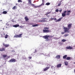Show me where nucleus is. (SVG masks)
<instances>
[{
	"label": "nucleus",
	"instance_id": "a211bd4d",
	"mask_svg": "<svg viewBox=\"0 0 75 75\" xmlns=\"http://www.w3.org/2000/svg\"><path fill=\"white\" fill-rule=\"evenodd\" d=\"M61 19H62V18H61L59 19H58L57 20H56L55 21L56 22H59V21H61Z\"/></svg>",
	"mask_w": 75,
	"mask_h": 75
},
{
	"label": "nucleus",
	"instance_id": "7c9ffc66",
	"mask_svg": "<svg viewBox=\"0 0 75 75\" xmlns=\"http://www.w3.org/2000/svg\"><path fill=\"white\" fill-rule=\"evenodd\" d=\"M51 13V12H47L45 14L46 16H48V14H50Z\"/></svg>",
	"mask_w": 75,
	"mask_h": 75
},
{
	"label": "nucleus",
	"instance_id": "412c9836",
	"mask_svg": "<svg viewBox=\"0 0 75 75\" xmlns=\"http://www.w3.org/2000/svg\"><path fill=\"white\" fill-rule=\"evenodd\" d=\"M64 64L65 65H68V62L66 61L64 62Z\"/></svg>",
	"mask_w": 75,
	"mask_h": 75
},
{
	"label": "nucleus",
	"instance_id": "2eb2a0df",
	"mask_svg": "<svg viewBox=\"0 0 75 75\" xmlns=\"http://www.w3.org/2000/svg\"><path fill=\"white\" fill-rule=\"evenodd\" d=\"M39 22H40L41 23H45V22H47V21L45 20H42L39 21Z\"/></svg>",
	"mask_w": 75,
	"mask_h": 75
},
{
	"label": "nucleus",
	"instance_id": "bb28decb",
	"mask_svg": "<svg viewBox=\"0 0 75 75\" xmlns=\"http://www.w3.org/2000/svg\"><path fill=\"white\" fill-rule=\"evenodd\" d=\"M3 58H6L7 57V55H6V54H4L2 55Z\"/></svg>",
	"mask_w": 75,
	"mask_h": 75
},
{
	"label": "nucleus",
	"instance_id": "0eeeda50",
	"mask_svg": "<svg viewBox=\"0 0 75 75\" xmlns=\"http://www.w3.org/2000/svg\"><path fill=\"white\" fill-rule=\"evenodd\" d=\"M0 35L1 37V38H3L4 37V36L5 35V34L3 32Z\"/></svg>",
	"mask_w": 75,
	"mask_h": 75
},
{
	"label": "nucleus",
	"instance_id": "79ce46f5",
	"mask_svg": "<svg viewBox=\"0 0 75 75\" xmlns=\"http://www.w3.org/2000/svg\"><path fill=\"white\" fill-rule=\"evenodd\" d=\"M70 12H71L70 11H68L67 12V13H70Z\"/></svg>",
	"mask_w": 75,
	"mask_h": 75
},
{
	"label": "nucleus",
	"instance_id": "58836bf2",
	"mask_svg": "<svg viewBox=\"0 0 75 75\" xmlns=\"http://www.w3.org/2000/svg\"><path fill=\"white\" fill-rule=\"evenodd\" d=\"M53 20L54 21H56L57 20V18H54Z\"/></svg>",
	"mask_w": 75,
	"mask_h": 75
},
{
	"label": "nucleus",
	"instance_id": "f8f14e48",
	"mask_svg": "<svg viewBox=\"0 0 75 75\" xmlns=\"http://www.w3.org/2000/svg\"><path fill=\"white\" fill-rule=\"evenodd\" d=\"M0 51L2 52L3 51H5V48H0Z\"/></svg>",
	"mask_w": 75,
	"mask_h": 75
},
{
	"label": "nucleus",
	"instance_id": "de8ad7c7",
	"mask_svg": "<svg viewBox=\"0 0 75 75\" xmlns=\"http://www.w3.org/2000/svg\"><path fill=\"white\" fill-rule=\"evenodd\" d=\"M19 27H20V28H22V26H19Z\"/></svg>",
	"mask_w": 75,
	"mask_h": 75
},
{
	"label": "nucleus",
	"instance_id": "5701e85b",
	"mask_svg": "<svg viewBox=\"0 0 75 75\" xmlns=\"http://www.w3.org/2000/svg\"><path fill=\"white\" fill-rule=\"evenodd\" d=\"M67 55H66L63 56V59H66V58H67Z\"/></svg>",
	"mask_w": 75,
	"mask_h": 75
},
{
	"label": "nucleus",
	"instance_id": "a878e982",
	"mask_svg": "<svg viewBox=\"0 0 75 75\" xmlns=\"http://www.w3.org/2000/svg\"><path fill=\"white\" fill-rule=\"evenodd\" d=\"M67 60H70L71 59V57H68L66 58Z\"/></svg>",
	"mask_w": 75,
	"mask_h": 75
},
{
	"label": "nucleus",
	"instance_id": "6e6552de",
	"mask_svg": "<svg viewBox=\"0 0 75 75\" xmlns=\"http://www.w3.org/2000/svg\"><path fill=\"white\" fill-rule=\"evenodd\" d=\"M3 45L4 47H8L9 46V45L8 44H5V43H3Z\"/></svg>",
	"mask_w": 75,
	"mask_h": 75
},
{
	"label": "nucleus",
	"instance_id": "5fc2aeb1",
	"mask_svg": "<svg viewBox=\"0 0 75 75\" xmlns=\"http://www.w3.org/2000/svg\"><path fill=\"white\" fill-rule=\"evenodd\" d=\"M74 64H75V62H74Z\"/></svg>",
	"mask_w": 75,
	"mask_h": 75
},
{
	"label": "nucleus",
	"instance_id": "864d4df0",
	"mask_svg": "<svg viewBox=\"0 0 75 75\" xmlns=\"http://www.w3.org/2000/svg\"><path fill=\"white\" fill-rule=\"evenodd\" d=\"M3 30H4V28H3Z\"/></svg>",
	"mask_w": 75,
	"mask_h": 75
},
{
	"label": "nucleus",
	"instance_id": "f03ea898",
	"mask_svg": "<svg viewBox=\"0 0 75 75\" xmlns=\"http://www.w3.org/2000/svg\"><path fill=\"white\" fill-rule=\"evenodd\" d=\"M43 28L44 29L43 30V33H48L51 32V30H49L50 29L49 27H45Z\"/></svg>",
	"mask_w": 75,
	"mask_h": 75
},
{
	"label": "nucleus",
	"instance_id": "b1692460",
	"mask_svg": "<svg viewBox=\"0 0 75 75\" xmlns=\"http://www.w3.org/2000/svg\"><path fill=\"white\" fill-rule=\"evenodd\" d=\"M4 37L5 38H7L8 37V35L6 34L5 35H4Z\"/></svg>",
	"mask_w": 75,
	"mask_h": 75
},
{
	"label": "nucleus",
	"instance_id": "f257e3e1",
	"mask_svg": "<svg viewBox=\"0 0 75 75\" xmlns=\"http://www.w3.org/2000/svg\"><path fill=\"white\" fill-rule=\"evenodd\" d=\"M72 25V23H70L67 25V27L68 28H66L65 27L64 28V31L65 33H69V30L71 28Z\"/></svg>",
	"mask_w": 75,
	"mask_h": 75
},
{
	"label": "nucleus",
	"instance_id": "603ef678",
	"mask_svg": "<svg viewBox=\"0 0 75 75\" xmlns=\"http://www.w3.org/2000/svg\"><path fill=\"white\" fill-rule=\"evenodd\" d=\"M3 14V13H2L1 14L0 13V15H1V14Z\"/></svg>",
	"mask_w": 75,
	"mask_h": 75
},
{
	"label": "nucleus",
	"instance_id": "c9c22d12",
	"mask_svg": "<svg viewBox=\"0 0 75 75\" xmlns=\"http://www.w3.org/2000/svg\"><path fill=\"white\" fill-rule=\"evenodd\" d=\"M58 11H59L58 9H56L55 10L56 12H58Z\"/></svg>",
	"mask_w": 75,
	"mask_h": 75
},
{
	"label": "nucleus",
	"instance_id": "37998d69",
	"mask_svg": "<svg viewBox=\"0 0 75 75\" xmlns=\"http://www.w3.org/2000/svg\"><path fill=\"white\" fill-rule=\"evenodd\" d=\"M50 19L51 20V21H52L53 20H54V18H51Z\"/></svg>",
	"mask_w": 75,
	"mask_h": 75
},
{
	"label": "nucleus",
	"instance_id": "473e14b6",
	"mask_svg": "<svg viewBox=\"0 0 75 75\" xmlns=\"http://www.w3.org/2000/svg\"><path fill=\"white\" fill-rule=\"evenodd\" d=\"M18 2H20L21 3H22V2H23V1H22L21 0H18Z\"/></svg>",
	"mask_w": 75,
	"mask_h": 75
},
{
	"label": "nucleus",
	"instance_id": "c756f323",
	"mask_svg": "<svg viewBox=\"0 0 75 75\" xmlns=\"http://www.w3.org/2000/svg\"><path fill=\"white\" fill-rule=\"evenodd\" d=\"M50 4V3L49 2L47 3L46 4H45V5H46V6H49Z\"/></svg>",
	"mask_w": 75,
	"mask_h": 75
},
{
	"label": "nucleus",
	"instance_id": "6e6d98bb",
	"mask_svg": "<svg viewBox=\"0 0 75 75\" xmlns=\"http://www.w3.org/2000/svg\"><path fill=\"white\" fill-rule=\"evenodd\" d=\"M6 28H7V27H6Z\"/></svg>",
	"mask_w": 75,
	"mask_h": 75
},
{
	"label": "nucleus",
	"instance_id": "9b49d317",
	"mask_svg": "<svg viewBox=\"0 0 75 75\" xmlns=\"http://www.w3.org/2000/svg\"><path fill=\"white\" fill-rule=\"evenodd\" d=\"M55 58H57V59H60V58H61V55H57L55 57Z\"/></svg>",
	"mask_w": 75,
	"mask_h": 75
},
{
	"label": "nucleus",
	"instance_id": "c85d7f7f",
	"mask_svg": "<svg viewBox=\"0 0 75 75\" xmlns=\"http://www.w3.org/2000/svg\"><path fill=\"white\" fill-rule=\"evenodd\" d=\"M62 42H65V41H67V40L66 39H63L62 40Z\"/></svg>",
	"mask_w": 75,
	"mask_h": 75
},
{
	"label": "nucleus",
	"instance_id": "2f4dec72",
	"mask_svg": "<svg viewBox=\"0 0 75 75\" xmlns=\"http://www.w3.org/2000/svg\"><path fill=\"white\" fill-rule=\"evenodd\" d=\"M37 7H40V5L39 6H34V8H37Z\"/></svg>",
	"mask_w": 75,
	"mask_h": 75
},
{
	"label": "nucleus",
	"instance_id": "6ab92c4d",
	"mask_svg": "<svg viewBox=\"0 0 75 75\" xmlns=\"http://www.w3.org/2000/svg\"><path fill=\"white\" fill-rule=\"evenodd\" d=\"M17 7L16 6H14L13 8H12V9L13 10H15L16 9H17Z\"/></svg>",
	"mask_w": 75,
	"mask_h": 75
},
{
	"label": "nucleus",
	"instance_id": "4be33fe9",
	"mask_svg": "<svg viewBox=\"0 0 75 75\" xmlns=\"http://www.w3.org/2000/svg\"><path fill=\"white\" fill-rule=\"evenodd\" d=\"M7 13V12L6 11H4L2 12V14H6Z\"/></svg>",
	"mask_w": 75,
	"mask_h": 75
},
{
	"label": "nucleus",
	"instance_id": "e433bc0d",
	"mask_svg": "<svg viewBox=\"0 0 75 75\" xmlns=\"http://www.w3.org/2000/svg\"><path fill=\"white\" fill-rule=\"evenodd\" d=\"M42 20H46V18H42Z\"/></svg>",
	"mask_w": 75,
	"mask_h": 75
},
{
	"label": "nucleus",
	"instance_id": "3c124183",
	"mask_svg": "<svg viewBox=\"0 0 75 75\" xmlns=\"http://www.w3.org/2000/svg\"><path fill=\"white\" fill-rule=\"evenodd\" d=\"M51 67H52V68H53V67H53V66H51Z\"/></svg>",
	"mask_w": 75,
	"mask_h": 75
},
{
	"label": "nucleus",
	"instance_id": "1a4fd4ad",
	"mask_svg": "<svg viewBox=\"0 0 75 75\" xmlns=\"http://www.w3.org/2000/svg\"><path fill=\"white\" fill-rule=\"evenodd\" d=\"M66 13H67V11H64V13H62V17H64L66 16Z\"/></svg>",
	"mask_w": 75,
	"mask_h": 75
},
{
	"label": "nucleus",
	"instance_id": "ddd939ff",
	"mask_svg": "<svg viewBox=\"0 0 75 75\" xmlns=\"http://www.w3.org/2000/svg\"><path fill=\"white\" fill-rule=\"evenodd\" d=\"M50 68V67H46L45 69H44V71H47Z\"/></svg>",
	"mask_w": 75,
	"mask_h": 75
},
{
	"label": "nucleus",
	"instance_id": "393cba45",
	"mask_svg": "<svg viewBox=\"0 0 75 75\" xmlns=\"http://www.w3.org/2000/svg\"><path fill=\"white\" fill-rule=\"evenodd\" d=\"M38 24H35V25H32V27H37V26H38Z\"/></svg>",
	"mask_w": 75,
	"mask_h": 75
},
{
	"label": "nucleus",
	"instance_id": "a18cd8bd",
	"mask_svg": "<svg viewBox=\"0 0 75 75\" xmlns=\"http://www.w3.org/2000/svg\"><path fill=\"white\" fill-rule=\"evenodd\" d=\"M37 50H35V52H37Z\"/></svg>",
	"mask_w": 75,
	"mask_h": 75
},
{
	"label": "nucleus",
	"instance_id": "a19ab883",
	"mask_svg": "<svg viewBox=\"0 0 75 75\" xmlns=\"http://www.w3.org/2000/svg\"><path fill=\"white\" fill-rule=\"evenodd\" d=\"M61 34H65V32H62Z\"/></svg>",
	"mask_w": 75,
	"mask_h": 75
},
{
	"label": "nucleus",
	"instance_id": "f3484780",
	"mask_svg": "<svg viewBox=\"0 0 75 75\" xmlns=\"http://www.w3.org/2000/svg\"><path fill=\"white\" fill-rule=\"evenodd\" d=\"M25 21H28V20H29V19H28V17H27V16L25 17Z\"/></svg>",
	"mask_w": 75,
	"mask_h": 75
},
{
	"label": "nucleus",
	"instance_id": "8fccbe9b",
	"mask_svg": "<svg viewBox=\"0 0 75 75\" xmlns=\"http://www.w3.org/2000/svg\"><path fill=\"white\" fill-rule=\"evenodd\" d=\"M0 21H2V20H1Z\"/></svg>",
	"mask_w": 75,
	"mask_h": 75
},
{
	"label": "nucleus",
	"instance_id": "aec40b11",
	"mask_svg": "<svg viewBox=\"0 0 75 75\" xmlns=\"http://www.w3.org/2000/svg\"><path fill=\"white\" fill-rule=\"evenodd\" d=\"M62 1H59V3L58 4V6H60L61 5L62 3Z\"/></svg>",
	"mask_w": 75,
	"mask_h": 75
},
{
	"label": "nucleus",
	"instance_id": "20e7f679",
	"mask_svg": "<svg viewBox=\"0 0 75 75\" xmlns=\"http://www.w3.org/2000/svg\"><path fill=\"white\" fill-rule=\"evenodd\" d=\"M17 61L16 59L14 58H12L9 61V62H16Z\"/></svg>",
	"mask_w": 75,
	"mask_h": 75
},
{
	"label": "nucleus",
	"instance_id": "72a5a7b5",
	"mask_svg": "<svg viewBox=\"0 0 75 75\" xmlns=\"http://www.w3.org/2000/svg\"><path fill=\"white\" fill-rule=\"evenodd\" d=\"M68 35L67 34H65L64 35V37H67V36H68Z\"/></svg>",
	"mask_w": 75,
	"mask_h": 75
},
{
	"label": "nucleus",
	"instance_id": "ea45409f",
	"mask_svg": "<svg viewBox=\"0 0 75 75\" xmlns=\"http://www.w3.org/2000/svg\"><path fill=\"white\" fill-rule=\"evenodd\" d=\"M28 58H29V59H31L32 58V57H29Z\"/></svg>",
	"mask_w": 75,
	"mask_h": 75
},
{
	"label": "nucleus",
	"instance_id": "cd10ccee",
	"mask_svg": "<svg viewBox=\"0 0 75 75\" xmlns=\"http://www.w3.org/2000/svg\"><path fill=\"white\" fill-rule=\"evenodd\" d=\"M44 3L42 2V3L40 5H39V6L40 7H41V6H44Z\"/></svg>",
	"mask_w": 75,
	"mask_h": 75
},
{
	"label": "nucleus",
	"instance_id": "4468645a",
	"mask_svg": "<svg viewBox=\"0 0 75 75\" xmlns=\"http://www.w3.org/2000/svg\"><path fill=\"white\" fill-rule=\"evenodd\" d=\"M61 65L62 64H59L57 66V68H60L61 67Z\"/></svg>",
	"mask_w": 75,
	"mask_h": 75
},
{
	"label": "nucleus",
	"instance_id": "dca6fc26",
	"mask_svg": "<svg viewBox=\"0 0 75 75\" xmlns=\"http://www.w3.org/2000/svg\"><path fill=\"white\" fill-rule=\"evenodd\" d=\"M19 24H16L15 25H13V27H15V28H17V27H19Z\"/></svg>",
	"mask_w": 75,
	"mask_h": 75
},
{
	"label": "nucleus",
	"instance_id": "4c0bfd02",
	"mask_svg": "<svg viewBox=\"0 0 75 75\" xmlns=\"http://www.w3.org/2000/svg\"><path fill=\"white\" fill-rule=\"evenodd\" d=\"M59 11V12H61L62 11V9H60Z\"/></svg>",
	"mask_w": 75,
	"mask_h": 75
},
{
	"label": "nucleus",
	"instance_id": "09e8293b",
	"mask_svg": "<svg viewBox=\"0 0 75 75\" xmlns=\"http://www.w3.org/2000/svg\"><path fill=\"white\" fill-rule=\"evenodd\" d=\"M74 73L75 74V69H74Z\"/></svg>",
	"mask_w": 75,
	"mask_h": 75
},
{
	"label": "nucleus",
	"instance_id": "7ed1b4c3",
	"mask_svg": "<svg viewBox=\"0 0 75 75\" xmlns=\"http://www.w3.org/2000/svg\"><path fill=\"white\" fill-rule=\"evenodd\" d=\"M50 37V35H46L43 36V38L45 39H47V41H49L50 40L48 39V37ZM46 41H47V40H46Z\"/></svg>",
	"mask_w": 75,
	"mask_h": 75
},
{
	"label": "nucleus",
	"instance_id": "c03bdc74",
	"mask_svg": "<svg viewBox=\"0 0 75 75\" xmlns=\"http://www.w3.org/2000/svg\"><path fill=\"white\" fill-rule=\"evenodd\" d=\"M29 25H33V23H30Z\"/></svg>",
	"mask_w": 75,
	"mask_h": 75
},
{
	"label": "nucleus",
	"instance_id": "f704fd0d",
	"mask_svg": "<svg viewBox=\"0 0 75 75\" xmlns=\"http://www.w3.org/2000/svg\"><path fill=\"white\" fill-rule=\"evenodd\" d=\"M70 15V13H67L66 14L67 16H69Z\"/></svg>",
	"mask_w": 75,
	"mask_h": 75
},
{
	"label": "nucleus",
	"instance_id": "4d7b16f0",
	"mask_svg": "<svg viewBox=\"0 0 75 75\" xmlns=\"http://www.w3.org/2000/svg\"><path fill=\"white\" fill-rule=\"evenodd\" d=\"M17 5V4H16V5Z\"/></svg>",
	"mask_w": 75,
	"mask_h": 75
},
{
	"label": "nucleus",
	"instance_id": "49530a36",
	"mask_svg": "<svg viewBox=\"0 0 75 75\" xmlns=\"http://www.w3.org/2000/svg\"><path fill=\"white\" fill-rule=\"evenodd\" d=\"M42 1L43 3H44V0H42Z\"/></svg>",
	"mask_w": 75,
	"mask_h": 75
},
{
	"label": "nucleus",
	"instance_id": "39448f33",
	"mask_svg": "<svg viewBox=\"0 0 75 75\" xmlns=\"http://www.w3.org/2000/svg\"><path fill=\"white\" fill-rule=\"evenodd\" d=\"M22 34H20L19 35H16L14 36V38H21Z\"/></svg>",
	"mask_w": 75,
	"mask_h": 75
},
{
	"label": "nucleus",
	"instance_id": "423d86ee",
	"mask_svg": "<svg viewBox=\"0 0 75 75\" xmlns=\"http://www.w3.org/2000/svg\"><path fill=\"white\" fill-rule=\"evenodd\" d=\"M28 4H30L33 7H34V4H31V0H28Z\"/></svg>",
	"mask_w": 75,
	"mask_h": 75
},
{
	"label": "nucleus",
	"instance_id": "9d476101",
	"mask_svg": "<svg viewBox=\"0 0 75 75\" xmlns=\"http://www.w3.org/2000/svg\"><path fill=\"white\" fill-rule=\"evenodd\" d=\"M66 49H67L68 50H72L73 48V47H71L69 46V47H66Z\"/></svg>",
	"mask_w": 75,
	"mask_h": 75
}]
</instances>
